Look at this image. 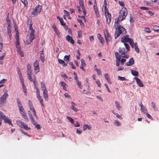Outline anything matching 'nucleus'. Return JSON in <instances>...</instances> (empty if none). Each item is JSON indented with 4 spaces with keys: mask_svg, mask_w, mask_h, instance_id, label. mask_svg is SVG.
Instances as JSON below:
<instances>
[{
    "mask_svg": "<svg viewBox=\"0 0 159 159\" xmlns=\"http://www.w3.org/2000/svg\"><path fill=\"white\" fill-rule=\"evenodd\" d=\"M28 105L30 110L28 111V113L32 123L34 124L35 123V120L33 117L36 119H37V117L33 104L30 100L28 101Z\"/></svg>",
    "mask_w": 159,
    "mask_h": 159,
    "instance_id": "nucleus-1",
    "label": "nucleus"
},
{
    "mask_svg": "<svg viewBox=\"0 0 159 159\" xmlns=\"http://www.w3.org/2000/svg\"><path fill=\"white\" fill-rule=\"evenodd\" d=\"M17 103V106L19 108V110L21 115L27 121H28L29 120L26 116V114L25 112V110L23 107V106L20 102V99L17 98L16 99Z\"/></svg>",
    "mask_w": 159,
    "mask_h": 159,
    "instance_id": "nucleus-2",
    "label": "nucleus"
},
{
    "mask_svg": "<svg viewBox=\"0 0 159 159\" xmlns=\"http://www.w3.org/2000/svg\"><path fill=\"white\" fill-rule=\"evenodd\" d=\"M127 15V11L126 8L123 7L120 11L118 17V20L121 21L125 19Z\"/></svg>",
    "mask_w": 159,
    "mask_h": 159,
    "instance_id": "nucleus-3",
    "label": "nucleus"
},
{
    "mask_svg": "<svg viewBox=\"0 0 159 159\" xmlns=\"http://www.w3.org/2000/svg\"><path fill=\"white\" fill-rule=\"evenodd\" d=\"M126 31L125 29L123 27L119 26L116 28L115 35V37L116 39L121 34H125Z\"/></svg>",
    "mask_w": 159,
    "mask_h": 159,
    "instance_id": "nucleus-4",
    "label": "nucleus"
},
{
    "mask_svg": "<svg viewBox=\"0 0 159 159\" xmlns=\"http://www.w3.org/2000/svg\"><path fill=\"white\" fill-rule=\"evenodd\" d=\"M16 123L21 128H23L26 130H29L31 129L30 127L28 126L27 125L20 120H17Z\"/></svg>",
    "mask_w": 159,
    "mask_h": 159,
    "instance_id": "nucleus-5",
    "label": "nucleus"
},
{
    "mask_svg": "<svg viewBox=\"0 0 159 159\" xmlns=\"http://www.w3.org/2000/svg\"><path fill=\"white\" fill-rule=\"evenodd\" d=\"M124 45L126 48L125 49L124 48H120L119 50V52L121 54H124L128 52L129 50V46L128 43H124Z\"/></svg>",
    "mask_w": 159,
    "mask_h": 159,
    "instance_id": "nucleus-6",
    "label": "nucleus"
},
{
    "mask_svg": "<svg viewBox=\"0 0 159 159\" xmlns=\"http://www.w3.org/2000/svg\"><path fill=\"white\" fill-rule=\"evenodd\" d=\"M8 96L7 92H5L4 94L0 98V105H3L6 101V99Z\"/></svg>",
    "mask_w": 159,
    "mask_h": 159,
    "instance_id": "nucleus-7",
    "label": "nucleus"
},
{
    "mask_svg": "<svg viewBox=\"0 0 159 159\" xmlns=\"http://www.w3.org/2000/svg\"><path fill=\"white\" fill-rule=\"evenodd\" d=\"M106 17V22L108 24L111 22V15L108 12V10L104 11Z\"/></svg>",
    "mask_w": 159,
    "mask_h": 159,
    "instance_id": "nucleus-8",
    "label": "nucleus"
},
{
    "mask_svg": "<svg viewBox=\"0 0 159 159\" xmlns=\"http://www.w3.org/2000/svg\"><path fill=\"white\" fill-rule=\"evenodd\" d=\"M34 72L36 74L39 71V61L37 60H36L34 63Z\"/></svg>",
    "mask_w": 159,
    "mask_h": 159,
    "instance_id": "nucleus-9",
    "label": "nucleus"
},
{
    "mask_svg": "<svg viewBox=\"0 0 159 159\" xmlns=\"http://www.w3.org/2000/svg\"><path fill=\"white\" fill-rule=\"evenodd\" d=\"M104 34L105 40L107 43L109 42L111 39L110 35L109 34L108 31L107 30L104 31Z\"/></svg>",
    "mask_w": 159,
    "mask_h": 159,
    "instance_id": "nucleus-10",
    "label": "nucleus"
},
{
    "mask_svg": "<svg viewBox=\"0 0 159 159\" xmlns=\"http://www.w3.org/2000/svg\"><path fill=\"white\" fill-rule=\"evenodd\" d=\"M7 31L8 34L11 33V24L10 22V20H7Z\"/></svg>",
    "mask_w": 159,
    "mask_h": 159,
    "instance_id": "nucleus-11",
    "label": "nucleus"
},
{
    "mask_svg": "<svg viewBox=\"0 0 159 159\" xmlns=\"http://www.w3.org/2000/svg\"><path fill=\"white\" fill-rule=\"evenodd\" d=\"M134 79L136 80L137 84L140 87L143 86V84L140 79L136 77H134Z\"/></svg>",
    "mask_w": 159,
    "mask_h": 159,
    "instance_id": "nucleus-12",
    "label": "nucleus"
},
{
    "mask_svg": "<svg viewBox=\"0 0 159 159\" xmlns=\"http://www.w3.org/2000/svg\"><path fill=\"white\" fill-rule=\"evenodd\" d=\"M131 39V38H129L128 35H126L121 38V42L124 43H125V42H129L130 41V39Z\"/></svg>",
    "mask_w": 159,
    "mask_h": 159,
    "instance_id": "nucleus-13",
    "label": "nucleus"
},
{
    "mask_svg": "<svg viewBox=\"0 0 159 159\" xmlns=\"http://www.w3.org/2000/svg\"><path fill=\"white\" fill-rule=\"evenodd\" d=\"M76 106V104L73 102H71V106L70 108L72 110H73L75 112H77L78 111V109L76 108L75 107Z\"/></svg>",
    "mask_w": 159,
    "mask_h": 159,
    "instance_id": "nucleus-14",
    "label": "nucleus"
},
{
    "mask_svg": "<svg viewBox=\"0 0 159 159\" xmlns=\"http://www.w3.org/2000/svg\"><path fill=\"white\" fill-rule=\"evenodd\" d=\"M52 28L56 34L58 36V37H60V33L59 32V30L57 28L55 24L53 25H52Z\"/></svg>",
    "mask_w": 159,
    "mask_h": 159,
    "instance_id": "nucleus-15",
    "label": "nucleus"
},
{
    "mask_svg": "<svg viewBox=\"0 0 159 159\" xmlns=\"http://www.w3.org/2000/svg\"><path fill=\"white\" fill-rule=\"evenodd\" d=\"M17 72L19 75V78L20 82H23V81H24V80L23 78L21 72L20 70V69L19 68H18Z\"/></svg>",
    "mask_w": 159,
    "mask_h": 159,
    "instance_id": "nucleus-16",
    "label": "nucleus"
},
{
    "mask_svg": "<svg viewBox=\"0 0 159 159\" xmlns=\"http://www.w3.org/2000/svg\"><path fill=\"white\" fill-rule=\"evenodd\" d=\"M134 61L133 58H131L129 59V61L125 63V64L127 66H130L134 64Z\"/></svg>",
    "mask_w": 159,
    "mask_h": 159,
    "instance_id": "nucleus-17",
    "label": "nucleus"
},
{
    "mask_svg": "<svg viewBox=\"0 0 159 159\" xmlns=\"http://www.w3.org/2000/svg\"><path fill=\"white\" fill-rule=\"evenodd\" d=\"M66 39L68 42L72 44H73L74 43V41L72 37L69 35L66 36Z\"/></svg>",
    "mask_w": 159,
    "mask_h": 159,
    "instance_id": "nucleus-18",
    "label": "nucleus"
},
{
    "mask_svg": "<svg viewBox=\"0 0 159 159\" xmlns=\"http://www.w3.org/2000/svg\"><path fill=\"white\" fill-rule=\"evenodd\" d=\"M92 126L87 124H85L83 125V130L84 131H85L87 129L88 130H91V129Z\"/></svg>",
    "mask_w": 159,
    "mask_h": 159,
    "instance_id": "nucleus-19",
    "label": "nucleus"
},
{
    "mask_svg": "<svg viewBox=\"0 0 159 159\" xmlns=\"http://www.w3.org/2000/svg\"><path fill=\"white\" fill-rule=\"evenodd\" d=\"M139 106L141 107V110L142 112H143L144 113H146L147 109L146 107L143 105L141 102Z\"/></svg>",
    "mask_w": 159,
    "mask_h": 159,
    "instance_id": "nucleus-20",
    "label": "nucleus"
},
{
    "mask_svg": "<svg viewBox=\"0 0 159 159\" xmlns=\"http://www.w3.org/2000/svg\"><path fill=\"white\" fill-rule=\"evenodd\" d=\"M27 74H32V70H31V66L29 64L27 65Z\"/></svg>",
    "mask_w": 159,
    "mask_h": 159,
    "instance_id": "nucleus-21",
    "label": "nucleus"
},
{
    "mask_svg": "<svg viewBox=\"0 0 159 159\" xmlns=\"http://www.w3.org/2000/svg\"><path fill=\"white\" fill-rule=\"evenodd\" d=\"M43 96L45 100H47L48 99V91L47 90H43Z\"/></svg>",
    "mask_w": 159,
    "mask_h": 159,
    "instance_id": "nucleus-22",
    "label": "nucleus"
},
{
    "mask_svg": "<svg viewBox=\"0 0 159 159\" xmlns=\"http://www.w3.org/2000/svg\"><path fill=\"white\" fill-rule=\"evenodd\" d=\"M28 24L29 25V29L31 32H35L34 30L33 29L32 27V24L31 23V20H29L28 21Z\"/></svg>",
    "mask_w": 159,
    "mask_h": 159,
    "instance_id": "nucleus-23",
    "label": "nucleus"
},
{
    "mask_svg": "<svg viewBox=\"0 0 159 159\" xmlns=\"http://www.w3.org/2000/svg\"><path fill=\"white\" fill-rule=\"evenodd\" d=\"M107 2L106 1V0H104L103 2V5L102 8V10L103 11V9H104V11H108V9L107 8Z\"/></svg>",
    "mask_w": 159,
    "mask_h": 159,
    "instance_id": "nucleus-24",
    "label": "nucleus"
},
{
    "mask_svg": "<svg viewBox=\"0 0 159 159\" xmlns=\"http://www.w3.org/2000/svg\"><path fill=\"white\" fill-rule=\"evenodd\" d=\"M97 37L100 42L103 44L104 42V40L101 35L100 34H97Z\"/></svg>",
    "mask_w": 159,
    "mask_h": 159,
    "instance_id": "nucleus-25",
    "label": "nucleus"
},
{
    "mask_svg": "<svg viewBox=\"0 0 159 159\" xmlns=\"http://www.w3.org/2000/svg\"><path fill=\"white\" fill-rule=\"evenodd\" d=\"M21 84L22 88L23 89V91L25 96H26L27 95V91L26 90V87L24 85V81H23V82H20Z\"/></svg>",
    "mask_w": 159,
    "mask_h": 159,
    "instance_id": "nucleus-26",
    "label": "nucleus"
},
{
    "mask_svg": "<svg viewBox=\"0 0 159 159\" xmlns=\"http://www.w3.org/2000/svg\"><path fill=\"white\" fill-rule=\"evenodd\" d=\"M34 32H31L30 36V40L31 42H32L34 38Z\"/></svg>",
    "mask_w": 159,
    "mask_h": 159,
    "instance_id": "nucleus-27",
    "label": "nucleus"
},
{
    "mask_svg": "<svg viewBox=\"0 0 159 159\" xmlns=\"http://www.w3.org/2000/svg\"><path fill=\"white\" fill-rule=\"evenodd\" d=\"M3 120H4L5 123H7L9 125H12L11 120L7 117L6 116Z\"/></svg>",
    "mask_w": 159,
    "mask_h": 159,
    "instance_id": "nucleus-28",
    "label": "nucleus"
},
{
    "mask_svg": "<svg viewBox=\"0 0 159 159\" xmlns=\"http://www.w3.org/2000/svg\"><path fill=\"white\" fill-rule=\"evenodd\" d=\"M60 84L62 86L63 89L65 90H66V87L67 86V85L64 82H60Z\"/></svg>",
    "mask_w": 159,
    "mask_h": 159,
    "instance_id": "nucleus-29",
    "label": "nucleus"
},
{
    "mask_svg": "<svg viewBox=\"0 0 159 159\" xmlns=\"http://www.w3.org/2000/svg\"><path fill=\"white\" fill-rule=\"evenodd\" d=\"M42 9V7L40 5H38L35 8V10L37 11V12L38 13H39L41 12V10Z\"/></svg>",
    "mask_w": 159,
    "mask_h": 159,
    "instance_id": "nucleus-30",
    "label": "nucleus"
},
{
    "mask_svg": "<svg viewBox=\"0 0 159 159\" xmlns=\"http://www.w3.org/2000/svg\"><path fill=\"white\" fill-rule=\"evenodd\" d=\"M38 99L39 100L41 104L42 105V106L44 107V103L43 102V99L42 98V97L40 96H39L37 97Z\"/></svg>",
    "mask_w": 159,
    "mask_h": 159,
    "instance_id": "nucleus-31",
    "label": "nucleus"
},
{
    "mask_svg": "<svg viewBox=\"0 0 159 159\" xmlns=\"http://www.w3.org/2000/svg\"><path fill=\"white\" fill-rule=\"evenodd\" d=\"M131 74L134 76H137L138 75L139 73L137 71L132 70H131Z\"/></svg>",
    "mask_w": 159,
    "mask_h": 159,
    "instance_id": "nucleus-32",
    "label": "nucleus"
},
{
    "mask_svg": "<svg viewBox=\"0 0 159 159\" xmlns=\"http://www.w3.org/2000/svg\"><path fill=\"white\" fill-rule=\"evenodd\" d=\"M115 103L116 108L118 110H120L121 108V107L119 103L117 101H115Z\"/></svg>",
    "mask_w": 159,
    "mask_h": 159,
    "instance_id": "nucleus-33",
    "label": "nucleus"
},
{
    "mask_svg": "<svg viewBox=\"0 0 159 159\" xmlns=\"http://www.w3.org/2000/svg\"><path fill=\"white\" fill-rule=\"evenodd\" d=\"M41 88L42 90V91L45 90H47L46 87L44 83H43V82H41Z\"/></svg>",
    "mask_w": 159,
    "mask_h": 159,
    "instance_id": "nucleus-34",
    "label": "nucleus"
},
{
    "mask_svg": "<svg viewBox=\"0 0 159 159\" xmlns=\"http://www.w3.org/2000/svg\"><path fill=\"white\" fill-rule=\"evenodd\" d=\"M104 77L105 79L107 80V81L109 83H111L110 82V78L109 77V76H108V75L107 74H104Z\"/></svg>",
    "mask_w": 159,
    "mask_h": 159,
    "instance_id": "nucleus-35",
    "label": "nucleus"
},
{
    "mask_svg": "<svg viewBox=\"0 0 159 159\" xmlns=\"http://www.w3.org/2000/svg\"><path fill=\"white\" fill-rule=\"evenodd\" d=\"M32 74H27L28 77L29 79L31 82L33 81L35 79V78H34V79H33L32 78L31 75Z\"/></svg>",
    "mask_w": 159,
    "mask_h": 159,
    "instance_id": "nucleus-36",
    "label": "nucleus"
},
{
    "mask_svg": "<svg viewBox=\"0 0 159 159\" xmlns=\"http://www.w3.org/2000/svg\"><path fill=\"white\" fill-rule=\"evenodd\" d=\"M113 124L119 126L121 125V123L117 120H115L113 122Z\"/></svg>",
    "mask_w": 159,
    "mask_h": 159,
    "instance_id": "nucleus-37",
    "label": "nucleus"
},
{
    "mask_svg": "<svg viewBox=\"0 0 159 159\" xmlns=\"http://www.w3.org/2000/svg\"><path fill=\"white\" fill-rule=\"evenodd\" d=\"M6 117L3 113L0 111V119H4Z\"/></svg>",
    "mask_w": 159,
    "mask_h": 159,
    "instance_id": "nucleus-38",
    "label": "nucleus"
},
{
    "mask_svg": "<svg viewBox=\"0 0 159 159\" xmlns=\"http://www.w3.org/2000/svg\"><path fill=\"white\" fill-rule=\"evenodd\" d=\"M58 61L61 64H62V65H63V66H67V64H65V62L64 61L62 60H61V59H58Z\"/></svg>",
    "mask_w": 159,
    "mask_h": 159,
    "instance_id": "nucleus-39",
    "label": "nucleus"
},
{
    "mask_svg": "<svg viewBox=\"0 0 159 159\" xmlns=\"http://www.w3.org/2000/svg\"><path fill=\"white\" fill-rule=\"evenodd\" d=\"M70 55H69L68 56L65 55L64 57V60L65 61H67V62L69 61L70 59Z\"/></svg>",
    "mask_w": 159,
    "mask_h": 159,
    "instance_id": "nucleus-40",
    "label": "nucleus"
},
{
    "mask_svg": "<svg viewBox=\"0 0 159 159\" xmlns=\"http://www.w3.org/2000/svg\"><path fill=\"white\" fill-rule=\"evenodd\" d=\"M152 106L154 110L155 111H157V107H156V104L154 102H152L151 103Z\"/></svg>",
    "mask_w": 159,
    "mask_h": 159,
    "instance_id": "nucleus-41",
    "label": "nucleus"
},
{
    "mask_svg": "<svg viewBox=\"0 0 159 159\" xmlns=\"http://www.w3.org/2000/svg\"><path fill=\"white\" fill-rule=\"evenodd\" d=\"M120 21L119 20H118V18L116 19L115 21V23L114 25V26L116 28L118 27V22Z\"/></svg>",
    "mask_w": 159,
    "mask_h": 159,
    "instance_id": "nucleus-42",
    "label": "nucleus"
},
{
    "mask_svg": "<svg viewBox=\"0 0 159 159\" xmlns=\"http://www.w3.org/2000/svg\"><path fill=\"white\" fill-rule=\"evenodd\" d=\"M63 11L66 14L65 15L66 16H67L68 19H70V16L69 15V12H68L67 11L65 10H64Z\"/></svg>",
    "mask_w": 159,
    "mask_h": 159,
    "instance_id": "nucleus-43",
    "label": "nucleus"
},
{
    "mask_svg": "<svg viewBox=\"0 0 159 159\" xmlns=\"http://www.w3.org/2000/svg\"><path fill=\"white\" fill-rule=\"evenodd\" d=\"M39 13H38V12H37V11H36V10H35V9L33 10V11L31 13V14H33L34 16H36Z\"/></svg>",
    "mask_w": 159,
    "mask_h": 159,
    "instance_id": "nucleus-44",
    "label": "nucleus"
},
{
    "mask_svg": "<svg viewBox=\"0 0 159 159\" xmlns=\"http://www.w3.org/2000/svg\"><path fill=\"white\" fill-rule=\"evenodd\" d=\"M67 119L71 123H74V120L73 119L69 116H67Z\"/></svg>",
    "mask_w": 159,
    "mask_h": 159,
    "instance_id": "nucleus-45",
    "label": "nucleus"
},
{
    "mask_svg": "<svg viewBox=\"0 0 159 159\" xmlns=\"http://www.w3.org/2000/svg\"><path fill=\"white\" fill-rule=\"evenodd\" d=\"M22 2L24 4L25 6L26 7L28 5V2L27 0H21Z\"/></svg>",
    "mask_w": 159,
    "mask_h": 159,
    "instance_id": "nucleus-46",
    "label": "nucleus"
},
{
    "mask_svg": "<svg viewBox=\"0 0 159 159\" xmlns=\"http://www.w3.org/2000/svg\"><path fill=\"white\" fill-rule=\"evenodd\" d=\"M115 55L116 58V59H120V56L118 52H115Z\"/></svg>",
    "mask_w": 159,
    "mask_h": 159,
    "instance_id": "nucleus-47",
    "label": "nucleus"
},
{
    "mask_svg": "<svg viewBox=\"0 0 159 159\" xmlns=\"http://www.w3.org/2000/svg\"><path fill=\"white\" fill-rule=\"evenodd\" d=\"M153 29L155 31H158L159 30V27L157 25H155L153 26Z\"/></svg>",
    "mask_w": 159,
    "mask_h": 159,
    "instance_id": "nucleus-48",
    "label": "nucleus"
},
{
    "mask_svg": "<svg viewBox=\"0 0 159 159\" xmlns=\"http://www.w3.org/2000/svg\"><path fill=\"white\" fill-rule=\"evenodd\" d=\"M118 79L119 80H120L121 81H124L126 79L125 78V77H122L120 76H118Z\"/></svg>",
    "mask_w": 159,
    "mask_h": 159,
    "instance_id": "nucleus-49",
    "label": "nucleus"
},
{
    "mask_svg": "<svg viewBox=\"0 0 159 159\" xmlns=\"http://www.w3.org/2000/svg\"><path fill=\"white\" fill-rule=\"evenodd\" d=\"M79 3H80V7H81L82 9H84V4H83V1H81L80 0Z\"/></svg>",
    "mask_w": 159,
    "mask_h": 159,
    "instance_id": "nucleus-50",
    "label": "nucleus"
},
{
    "mask_svg": "<svg viewBox=\"0 0 159 159\" xmlns=\"http://www.w3.org/2000/svg\"><path fill=\"white\" fill-rule=\"evenodd\" d=\"M96 83L98 86L99 87H101V84L99 80H97L96 81Z\"/></svg>",
    "mask_w": 159,
    "mask_h": 159,
    "instance_id": "nucleus-51",
    "label": "nucleus"
},
{
    "mask_svg": "<svg viewBox=\"0 0 159 159\" xmlns=\"http://www.w3.org/2000/svg\"><path fill=\"white\" fill-rule=\"evenodd\" d=\"M36 122L35 121V123L33 124L35 126V128L38 129H40L41 128L40 125L39 124H36Z\"/></svg>",
    "mask_w": 159,
    "mask_h": 159,
    "instance_id": "nucleus-52",
    "label": "nucleus"
},
{
    "mask_svg": "<svg viewBox=\"0 0 159 159\" xmlns=\"http://www.w3.org/2000/svg\"><path fill=\"white\" fill-rule=\"evenodd\" d=\"M36 91V93H37V97L40 96V91L38 89V88H36V89H35Z\"/></svg>",
    "mask_w": 159,
    "mask_h": 159,
    "instance_id": "nucleus-53",
    "label": "nucleus"
},
{
    "mask_svg": "<svg viewBox=\"0 0 159 159\" xmlns=\"http://www.w3.org/2000/svg\"><path fill=\"white\" fill-rule=\"evenodd\" d=\"M16 48L20 47L19 45V40H16V42L15 43Z\"/></svg>",
    "mask_w": 159,
    "mask_h": 159,
    "instance_id": "nucleus-54",
    "label": "nucleus"
},
{
    "mask_svg": "<svg viewBox=\"0 0 159 159\" xmlns=\"http://www.w3.org/2000/svg\"><path fill=\"white\" fill-rule=\"evenodd\" d=\"M144 31L147 33H150L151 31L149 28L146 27L144 28Z\"/></svg>",
    "mask_w": 159,
    "mask_h": 159,
    "instance_id": "nucleus-55",
    "label": "nucleus"
},
{
    "mask_svg": "<svg viewBox=\"0 0 159 159\" xmlns=\"http://www.w3.org/2000/svg\"><path fill=\"white\" fill-rule=\"evenodd\" d=\"M81 66H85L86 65V64L84 61V60L83 59H81Z\"/></svg>",
    "mask_w": 159,
    "mask_h": 159,
    "instance_id": "nucleus-56",
    "label": "nucleus"
},
{
    "mask_svg": "<svg viewBox=\"0 0 159 159\" xmlns=\"http://www.w3.org/2000/svg\"><path fill=\"white\" fill-rule=\"evenodd\" d=\"M97 73V74L98 75H101V70L100 69H97L96 70Z\"/></svg>",
    "mask_w": 159,
    "mask_h": 159,
    "instance_id": "nucleus-57",
    "label": "nucleus"
},
{
    "mask_svg": "<svg viewBox=\"0 0 159 159\" xmlns=\"http://www.w3.org/2000/svg\"><path fill=\"white\" fill-rule=\"evenodd\" d=\"M16 40H19V32L17 30V32H16Z\"/></svg>",
    "mask_w": 159,
    "mask_h": 159,
    "instance_id": "nucleus-58",
    "label": "nucleus"
},
{
    "mask_svg": "<svg viewBox=\"0 0 159 159\" xmlns=\"http://www.w3.org/2000/svg\"><path fill=\"white\" fill-rule=\"evenodd\" d=\"M64 95L66 98H71L70 96L68 93H65Z\"/></svg>",
    "mask_w": 159,
    "mask_h": 159,
    "instance_id": "nucleus-59",
    "label": "nucleus"
},
{
    "mask_svg": "<svg viewBox=\"0 0 159 159\" xmlns=\"http://www.w3.org/2000/svg\"><path fill=\"white\" fill-rule=\"evenodd\" d=\"M120 59H116V65L117 66H119L120 65Z\"/></svg>",
    "mask_w": 159,
    "mask_h": 159,
    "instance_id": "nucleus-60",
    "label": "nucleus"
},
{
    "mask_svg": "<svg viewBox=\"0 0 159 159\" xmlns=\"http://www.w3.org/2000/svg\"><path fill=\"white\" fill-rule=\"evenodd\" d=\"M20 131H21L22 133H23L24 134H25V135H27V136H29V134H28V133H27L26 132H25V131H24L22 129H20Z\"/></svg>",
    "mask_w": 159,
    "mask_h": 159,
    "instance_id": "nucleus-61",
    "label": "nucleus"
},
{
    "mask_svg": "<svg viewBox=\"0 0 159 159\" xmlns=\"http://www.w3.org/2000/svg\"><path fill=\"white\" fill-rule=\"evenodd\" d=\"M74 125L76 127H79L80 126V124L78 121H76L74 124Z\"/></svg>",
    "mask_w": 159,
    "mask_h": 159,
    "instance_id": "nucleus-62",
    "label": "nucleus"
},
{
    "mask_svg": "<svg viewBox=\"0 0 159 159\" xmlns=\"http://www.w3.org/2000/svg\"><path fill=\"white\" fill-rule=\"evenodd\" d=\"M129 42V44L131 46L132 45L134 44V42L133 39H130V41Z\"/></svg>",
    "mask_w": 159,
    "mask_h": 159,
    "instance_id": "nucleus-63",
    "label": "nucleus"
},
{
    "mask_svg": "<svg viewBox=\"0 0 159 159\" xmlns=\"http://www.w3.org/2000/svg\"><path fill=\"white\" fill-rule=\"evenodd\" d=\"M89 39L90 42H92L94 40V38L93 36H90L89 37Z\"/></svg>",
    "mask_w": 159,
    "mask_h": 159,
    "instance_id": "nucleus-64",
    "label": "nucleus"
}]
</instances>
